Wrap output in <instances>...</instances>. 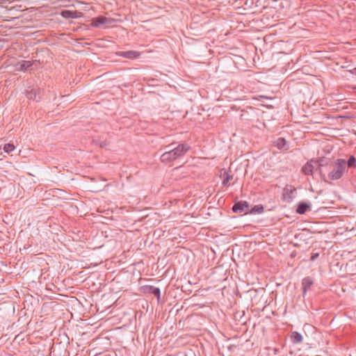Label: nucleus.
Returning a JSON list of instances; mask_svg holds the SVG:
<instances>
[{"label": "nucleus", "mask_w": 356, "mask_h": 356, "mask_svg": "<svg viewBox=\"0 0 356 356\" xmlns=\"http://www.w3.org/2000/svg\"><path fill=\"white\" fill-rule=\"evenodd\" d=\"M32 64L33 63L31 60H22L17 63L15 67L17 70L26 71Z\"/></svg>", "instance_id": "obj_8"}, {"label": "nucleus", "mask_w": 356, "mask_h": 356, "mask_svg": "<svg viewBox=\"0 0 356 356\" xmlns=\"http://www.w3.org/2000/svg\"><path fill=\"white\" fill-rule=\"evenodd\" d=\"M117 55L129 59H135L140 56V53L136 51H120Z\"/></svg>", "instance_id": "obj_4"}, {"label": "nucleus", "mask_w": 356, "mask_h": 356, "mask_svg": "<svg viewBox=\"0 0 356 356\" xmlns=\"http://www.w3.org/2000/svg\"><path fill=\"white\" fill-rule=\"evenodd\" d=\"M263 211H264L263 206L257 205L251 209L250 213H262Z\"/></svg>", "instance_id": "obj_12"}, {"label": "nucleus", "mask_w": 356, "mask_h": 356, "mask_svg": "<svg viewBox=\"0 0 356 356\" xmlns=\"http://www.w3.org/2000/svg\"><path fill=\"white\" fill-rule=\"evenodd\" d=\"M149 292L153 293L154 295H155L156 296H157L159 298L161 292H160V289L159 288L150 286L149 289Z\"/></svg>", "instance_id": "obj_15"}, {"label": "nucleus", "mask_w": 356, "mask_h": 356, "mask_svg": "<svg viewBox=\"0 0 356 356\" xmlns=\"http://www.w3.org/2000/svg\"><path fill=\"white\" fill-rule=\"evenodd\" d=\"M69 13H70V12L66 10V11H63L62 13V15H63V17H69V15H68Z\"/></svg>", "instance_id": "obj_18"}, {"label": "nucleus", "mask_w": 356, "mask_h": 356, "mask_svg": "<svg viewBox=\"0 0 356 356\" xmlns=\"http://www.w3.org/2000/svg\"><path fill=\"white\" fill-rule=\"evenodd\" d=\"M113 22L114 20L112 18H108L106 17L101 16L93 18L91 22V25L97 28H106L109 25H111Z\"/></svg>", "instance_id": "obj_2"}, {"label": "nucleus", "mask_w": 356, "mask_h": 356, "mask_svg": "<svg viewBox=\"0 0 356 356\" xmlns=\"http://www.w3.org/2000/svg\"><path fill=\"white\" fill-rule=\"evenodd\" d=\"M312 284L313 280L309 277H307L303 280L302 284L305 290L306 289V288L309 287Z\"/></svg>", "instance_id": "obj_13"}, {"label": "nucleus", "mask_w": 356, "mask_h": 356, "mask_svg": "<svg viewBox=\"0 0 356 356\" xmlns=\"http://www.w3.org/2000/svg\"><path fill=\"white\" fill-rule=\"evenodd\" d=\"M227 181H229V178H227V180H225V181H224V184H225Z\"/></svg>", "instance_id": "obj_20"}, {"label": "nucleus", "mask_w": 356, "mask_h": 356, "mask_svg": "<svg viewBox=\"0 0 356 356\" xmlns=\"http://www.w3.org/2000/svg\"><path fill=\"white\" fill-rule=\"evenodd\" d=\"M14 149H15V146L13 144L8 143V144H5L3 146V150H4V152H6L7 153H10V152H13Z\"/></svg>", "instance_id": "obj_14"}, {"label": "nucleus", "mask_w": 356, "mask_h": 356, "mask_svg": "<svg viewBox=\"0 0 356 356\" xmlns=\"http://www.w3.org/2000/svg\"><path fill=\"white\" fill-rule=\"evenodd\" d=\"M308 207H309V206L307 204L301 203L298 207L297 212L298 213L302 214V213H304L307 211Z\"/></svg>", "instance_id": "obj_10"}, {"label": "nucleus", "mask_w": 356, "mask_h": 356, "mask_svg": "<svg viewBox=\"0 0 356 356\" xmlns=\"http://www.w3.org/2000/svg\"><path fill=\"white\" fill-rule=\"evenodd\" d=\"M233 211L234 212L248 213L249 211V205L246 202H238L234 205Z\"/></svg>", "instance_id": "obj_6"}, {"label": "nucleus", "mask_w": 356, "mask_h": 356, "mask_svg": "<svg viewBox=\"0 0 356 356\" xmlns=\"http://www.w3.org/2000/svg\"><path fill=\"white\" fill-rule=\"evenodd\" d=\"M353 73L354 74H356V68H355V69L353 70Z\"/></svg>", "instance_id": "obj_19"}, {"label": "nucleus", "mask_w": 356, "mask_h": 356, "mask_svg": "<svg viewBox=\"0 0 356 356\" xmlns=\"http://www.w3.org/2000/svg\"><path fill=\"white\" fill-rule=\"evenodd\" d=\"M275 145L276 146L279 148V149H282V148H284L286 145V140L284 138H279L276 142H275Z\"/></svg>", "instance_id": "obj_11"}, {"label": "nucleus", "mask_w": 356, "mask_h": 356, "mask_svg": "<svg viewBox=\"0 0 356 356\" xmlns=\"http://www.w3.org/2000/svg\"><path fill=\"white\" fill-rule=\"evenodd\" d=\"M178 156V148L175 147L172 150L165 152L161 155V161L162 162L168 164L177 159Z\"/></svg>", "instance_id": "obj_3"}, {"label": "nucleus", "mask_w": 356, "mask_h": 356, "mask_svg": "<svg viewBox=\"0 0 356 356\" xmlns=\"http://www.w3.org/2000/svg\"><path fill=\"white\" fill-rule=\"evenodd\" d=\"M355 159L353 156H350L348 161V167H355Z\"/></svg>", "instance_id": "obj_16"}, {"label": "nucleus", "mask_w": 356, "mask_h": 356, "mask_svg": "<svg viewBox=\"0 0 356 356\" xmlns=\"http://www.w3.org/2000/svg\"><path fill=\"white\" fill-rule=\"evenodd\" d=\"M346 161L343 159L337 160L332 165V170L328 173V178L331 180L340 179L345 169Z\"/></svg>", "instance_id": "obj_1"}, {"label": "nucleus", "mask_w": 356, "mask_h": 356, "mask_svg": "<svg viewBox=\"0 0 356 356\" xmlns=\"http://www.w3.org/2000/svg\"><path fill=\"white\" fill-rule=\"evenodd\" d=\"M316 165V163L314 161L312 160L309 162H307L303 167H302V172L305 175H312L314 169L315 168Z\"/></svg>", "instance_id": "obj_7"}, {"label": "nucleus", "mask_w": 356, "mask_h": 356, "mask_svg": "<svg viewBox=\"0 0 356 356\" xmlns=\"http://www.w3.org/2000/svg\"><path fill=\"white\" fill-rule=\"evenodd\" d=\"M189 146L187 144H183L181 145V152L185 153L189 149ZM180 152V149H179Z\"/></svg>", "instance_id": "obj_17"}, {"label": "nucleus", "mask_w": 356, "mask_h": 356, "mask_svg": "<svg viewBox=\"0 0 356 356\" xmlns=\"http://www.w3.org/2000/svg\"><path fill=\"white\" fill-rule=\"evenodd\" d=\"M291 340L293 343H300L302 341V335L296 332H294L291 335Z\"/></svg>", "instance_id": "obj_9"}, {"label": "nucleus", "mask_w": 356, "mask_h": 356, "mask_svg": "<svg viewBox=\"0 0 356 356\" xmlns=\"http://www.w3.org/2000/svg\"><path fill=\"white\" fill-rule=\"evenodd\" d=\"M41 91L39 88H32L27 92L26 96L29 99L38 101L40 99Z\"/></svg>", "instance_id": "obj_5"}]
</instances>
